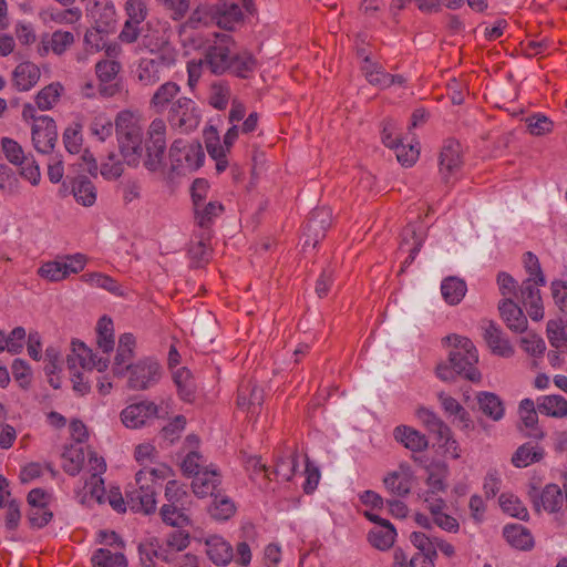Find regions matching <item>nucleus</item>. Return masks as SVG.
Here are the masks:
<instances>
[{
	"instance_id": "obj_20",
	"label": "nucleus",
	"mask_w": 567,
	"mask_h": 567,
	"mask_svg": "<svg viewBox=\"0 0 567 567\" xmlns=\"http://www.w3.org/2000/svg\"><path fill=\"white\" fill-rule=\"evenodd\" d=\"M41 76L39 66L30 61L19 63L12 72V85L19 92L30 91Z\"/></svg>"
},
{
	"instance_id": "obj_4",
	"label": "nucleus",
	"mask_w": 567,
	"mask_h": 567,
	"mask_svg": "<svg viewBox=\"0 0 567 567\" xmlns=\"http://www.w3.org/2000/svg\"><path fill=\"white\" fill-rule=\"evenodd\" d=\"M446 340L453 347L449 357L453 370L470 381H478L481 373L475 367L478 362V354L474 343L468 338L458 334L449 336Z\"/></svg>"
},
{
	"instance_id": "obj_39",
	"label": "nucleus",
	"mask_w": 567,
	"mask_h": 567,
	"mask_svg": "<svg viewBox=\"0 0 567 567\" xmlns=\"http://www.w3.org/2000/svg\"><path fill=\"white\" fill-rule=\"evenodd\" d=\"M81 18V9L72 6L64 7V9L51 7L43 12L44 21L54 22L56 24H75Z\"/></svg>"
},
{
	"instance_id": "obj_35",
	"label": "nucleus",
	"mask_w": 567,
	"mask_h": 567,
	"mask_svg": "<svg viewBox=\"0 0 567 567\" xmlns=\"http://www.w3.org/2000/svg\"><path fill=\"white\" fill-rule=\"evenodd\" d=\"M81 281L109 291L112 295L123 297L126 289L114 278L102 272H87L81 276Z\"/></svg>"
},
{
	"instance_id": "obj_50",
	"label": "nucleus",
	"mask_w": 567,
	"mask_h": 567,
	"mask_svg": "<svg viewBox=\"0 0 567 567\" xmlns=\"http://www.w3.org/2000/svg\"><path fill=\"white\" fill-rule=\"evenodd\" d=\"M63 464L62 467L69 475H78L85 461L83 449L80 445H71L65 447L62 453Z\"/></svg>"
},
{
	"instance_id": "obj_43",
	"label": "nucleus",
	"mask_w": 567,
	"mask_h": 567,
	"mask_svg": "<svg viewBox=\"0 0 567 567\" xmlns=\"http://www.w3.org/2000/svg\"><path fill=\"white\" fill-rule=\"evenodd\" d=\"M96 343L103 353L109 354L114 349V327L110 317L103 316L96 324Z\"/></svg>"
},
{
	"instance_id": "obj_56",
	"label": "nucleus",
	"mask_w": 567,
	"mask_h": 567,
	"mask_svg": "<svg viewBox=\"0 0 567 567\" xmlns=\"http://www.w3.org/2000/svg\"><path fill=\"white\" fill-rule=\"evenodd\" d=\"M90 133L99 141L104 142L112 136L114 124L110 116L104 113H96L93 115L90 123Z\"/></svg>"
},
{
	"instance_id": "obj_38",
	"label": "nucleus",
	"mask_w": 567,
	"mask_h": 567,
	"mask_svg": "<svg viewBox=\"0 0 567 567\" xmlns=\"http://www.w3.org/2000/svg\"><path fill=\"white\" fill-rule=\"evenodd\" d=\"M503 535L513 547L522 550H528L534 545V538L530 532L522 525H508L504 528Z\"/></svg>"
},
{
	"instance_id": "obj_53",
	"label": "nucleus",
	"mask_w": 567,
	"mask_h": 567,
	"mask_svg": "<svg viewBox=\"0 0 567 567\" xmlns=\"http://www.w3.org/2000/svg\"><path fill=\"white\" fill-rule=\"evenodd\" d=\"M92 567H126L127 561L124 554L112 553L106 548H99L91 558Z\"/></svg>"
},
{
	"instance_id": "obj_48",
	"label": "nucleus",
	"mask_w": 567,
	"mask_h": 567,
	"mask_svg": "<svg viewBox=\"0 0 567 567\" xmlns=\"http://www.w3.org/2000/svg\"><path fill=\"white\" fill-rule=\"evenodd\" d=\"M544 451L537 445L525 443L520 445L512 457V463L516 467H526L543 458Z\"/></svg>"
},
{
	"instance_id": "obj_19",
	"label": "nucleus",
	"mask_w": 567,
	"mask_h": 567,
	"mask_svg": "<svg viewBox=\"0 0 567 567\" xmlns=\"http://www.w3.org/2000/svg\"><path fill=\"white\" fill-rule=\"evenodd\" d=\"M501 318L506 327L516 333H523L527 330L528 321L522 308L511 298H505L498 303Z\"/></svg>"
},
{
	"instance_id": "obj_28",
	"label": "nucleus",
	"mask_w": 567,
	"mask_h": 567,
	"mask_svg": "<svg viewBox=\"0 0 567 567\" xmlns=\"http://www.w3.org/2000/svg\"><path fill=\"white\" fill-rule=\"evenodd\" d=\"M532 497L534 498V505L537 511H539V506H542L549 513L559 511L563 507L565 499L561 489L556 484H548L544 487L539 496V502L537 499V492L535 488Z\"/></svg>"
},
{
	"instance_id": "obj_30",
	"label": "nucleus",
	"mask_w": 567,
	"mask_h": 567,
	"mask_svg": "<svg viewBox=\"0 0 567 567\" xmlns=\"http://www.w3.org/2000/svg\"><path fill=\"white\" fill-rule=\"evenodd\" d=\"M258 65L257 59L249 51L234 53L227 72L240 79L252 76Z\"/></svg>"
},
{
	"instance_id": "obj_17",
	"label": "nucleus",
	"mask_w": 567,
	"mask_h": 567,
	"mask_svg": "<svg viewBox=\"0 0 567 567\" xmlns=\"http://www.w3.org/2000/svg\"><path fill=\"white\" fill-rule=\"evenodd\" d=\"M75 42V37L70 31L55 30L52 34H47L41 38L38 47L40 56H47L50 52L61 56L63 55Z\"/></svg>"
},
{
	"instance_id": "obj_55",
	"label": "nucleus",
	"mask_w": 567,
	"mask_h": 567,
	"mask_svg": "<svg viewBox=\"0 0 567 567\" xmlns=\"http://www.w3.org/2000/svg\"><path fill=\"white\" fill-rule=\"evenodd\" d=\"M185 507L163 505L159 509V516L166 525L183 528L190 524L189 517L185 514Z\"/></svg>"
},
{
	"instance_id": "obj_6",
	"label": "nucleus",
	"mask_w": 567,
	"mask_h": 567,
	"mask_svg": "<svg viewBox=\"0 0 567 567\" xmlns=\"http://www.w3.org/2000/svg\"><path fill=\"white\" fill-rule=\"evenodd\" d=\"M166 122L161 117L154 118L147 128L144 166L151 172L162 167L166 152Z\"/></svg>"
},
{
	"instance_id": "obj_15",
	"label": "nucleus",
	"mask_w": 567,
	"mask_h": 567,
	"mask_svg": "<svg viewBox=\"0 0 567 567\" xmlns=\"http://www.w3.org/2000/svg\"><path fill=\"white\" fill-rule=\"evenodd\" d=\"M440 173L445 183L456 175L463 166V150L458 141L446 140L440 152Z\"/></svg>"
},
{
	"instance_id": "obj_59",
	"label": "nucleus",
	"mask_w": 567,
	"mask_h": 567,
	"mask_svg": "<svg viewBox=\"0 0 567 567\" xmlns=\"http://www.w3.org/2000/svg\"><path fill=\"white\" fill-rule=\"evenodd\" d=\"M164 496L166 499V503L164 505H172L178 508L185 507L186 498L188 497L187 492L175 480H171L167 482Z\"/></svg>"
},
{
	"instance_id": "obj_5",
	"label": "nucleus",
	"mask_w": 567,
	"mask_h": 567,
	"mask_svg": "<svg viewBox=\"0 0 567 567\" xmlns=\"http://www.w3.org/2000/svg\"><path fill=\"white\" fill-rule=\"evenodd\" d=\"M169 161L172 171L177 174L192 173L203 165L205 153L200 143H187L179 138L169 148Z\"/></svg>"
},
{
	"instance_id": "obj_45",
	"label": "nucleus",
	"mask_w": 567,
	"mask_h": 567,
	"mask_svg": "<svg viewBox=\"0 0 567 567\" xmlns=\"http://www.w3.org/2000/svg\"><path fill=\"white\" fill-rule=\"evenodd\" d=\"M297 466L298 455L291 452L277 458L274 470L270 471V476L272 480L288 482L293 477Z\"/></svg>"
},
{
	"instance_id": "obj_3",
	"label": "nucleus",
	"mask_w": 567,
	"mask_h": 567,
	"mask_svg": "<svg viewBox=\"0 0 567 567\" xmlns=\"http://www.w3.org/2000/svg\"><path fill=\"white\" fill-rule=\"evenodd\" d=\"M115 131L122 156L128 165H136L142 153V128L131 111H121L115 118Z\"/></svg>"
},
{
	"instance_id": "obj_64",
	"label": "nucleus",
	"mask_w": 567,
	"mask_h": 567,
	"mask_svg": "<svg viewBox=\"0 0 567 567\" xmlns=\"http://www.w3.org/2000/svg\"><path fill=\"white\" fill-rule=\"evenodd\" d=\"M124 172L123 163L114 153H110L107 159L101 164L100 173L106 181H115Z\"/></svg>"
},
{
	"instance_id": "obj_52",
	"label": "nucleus",
	"mask_w": 567,
	"mask_h": 567,
	"mask_svg": "<svg viewBox=\"0 0 567 567\" xmlns=\"http://www.w3.org/2000/svg\"><path fill=\"white\" fill-rule=\"evenodd\" d=\"M210 233H200L199 240L193 244L188 250L192 264L196 268L204 267L210 258Z\"/></svg>"
},
{
	"instance_id": "obj_34",
	"label": "nucleus",
	"mask_w": 567,
	"mask_h": 567,
	"mask_svg": "<svg viewBox=\"0 0 567 567\" xmlns=\"http://www.w3.org/2000/svg\"><path fill=\"white\" fill-rule=\"evenodd\" d=\"M76 203L90 207L96 202V187L87 176H79L72 182L71 189Z\"/></svg>"
},
{
	"instance_id": "obj_1",
	"label": "nucleus",
	"mask_w": 567,
	"mask_h": 567,
	"mask_svg": "<svg viewBox=\"0 0 567 567\" xmlns=\"http://www.w3.org/2000/svg\"><path fill=\"white\" fill-rule=\"evenodd\" d=\"M173 476V470L163 463L145 466L135 475V485L126 489L127 505L133 512L152 514L156 511L157 492L163 482Z\"/></svg>"
},
{
	"instance_id": "obj_11",
	"label": "nucleus",
	"mask_w": 567,
	"mask_h": 567,
	"mask_svg": "<svg viewBox=\"0 0 567 567\" xmlns=\"http://www.w3.org/2000/svg\"><path fill=\"white\" fill-rule=\"evenodd\" d=\"M177 63L176 59H169L165 64L157 56L142 58L135 69V76L143 86H153L161 81L165 70L173 69Z\"/></svg>"
},
{
	"instance_id": "obj_21",
	"label": "nucleus",
	"mask_w": 567,
	"mask_h": 567,
	"mask_svg": "<svg viewBox=\"0 0 567 567\" xmlns=\"http://www.w3.org/2000/svg\"><path fill=\"white\" fill-rule=\"evenodd\" d=\"M413 474L409 466L401 465L399 471L389 473L384 480L385 488L394 496L404 497L412 488Z\"/></svg>"
},
{
	"instance_id": "obj_47",
	"label": "nucleus",
	"mask_w": 567,
	"mask_h": 567,
	"mask_svg": "<svg viewBox=\"0 0 567 567\" xmlns=\"http://www.w3.org/2000/svg\"><path fill=\"white\" fill-rule=\"evenodd\" d=\"M231 96V90L226 81H215L209 85L208 104L218 111L226 110Z\"/></svg>"
},
{
	"instance_id": "obj_57",
	"label": "nucleus",
	"mask_w": 567,
	"mask_h": 567,
	"mask_svg": "<svg viewBox=\"0 0 567 567\" xmlns=\"http://www.w3.org/2000/svg\"><path fill=\"white\" fill-rule=\"evenodd\" d=\"M439 400L446 413L458 417L460 422L463 424L464 427L470 426V414L454 398L441 392L439 393Z\"/></svg>"
},
{
	"instance_id": "obj_24",
	"label": "nucleus",
	"mask_w": 567,
	"mask_h": 567,
	"mask_svg": "<svg viewBox=\"0 0 567 567\" xmlns=\"http://www.w3.org/2000/svg\"><path fill=\"white\" fill-rule=\"evenodd\" d=\"M193 206L196 225L202 229V233H210V226L214 220L224 212L223 204L214 200L200 204L196 203V205Z\"/></svg>"
},
{
	"instance_id": "obj_14",
	"label": "nucleus",
	"mask_w": 567,
	"mask_h": 567,
	"mask_svg": "<svg viewBox=\"0 0 567 567\" xmlns=\"http://www.w3.org/2000/svg\"><path fill=\"white\" fill-rule=\"evenodd\" d=\"M128 388L132 390H145L157 382L161 375V367L157 362L146 359L128 365Z\"/></svg>"
},
{
	"instance_id": "obj_61",
	"label": "nucleus",
	"mask_w": 567,
	"mask_h": 567,
	"mask_svg": "<svg viewBox=\"0 0 567 567\" xmlns=\"http://www.w3.org/2000/svg\"><path fill=\"white\" fill-rule=\"evenodd\" d=\"M499 505L502 509L513 517L526 519L528 512L524 504L514 495L502 494L499 497Z\"/></svg>"
},
{
	"instance_id": "obj_40",
	"label": "nucleus",
	"mask_w": 567,
	"mask_h": 567,
	"mask_svg": "<svg viewBox=\"0 0 567 567\" xmlns=\"http://www.w3.org/2000/svg\"><path fill=\"white\" fill-rule=\"evenodd\" d=\"M537 410L547 416L560 419L567 416V401L561 395H545L538 399Z\"/></svg>"
},
{
	"instance_id": "obj_51",
	"label": "nucleus",
	"mask_w": 567,
	"mask_h": 567,
	"mask_svg": "<svg viewBox=\"0 0 567 567\" xmlns=\"http://www.w3.org/2000/svg\"><path fill=\"white\" fill-rule=\"evenodd\" d=\"M235 511L236 508L233 501L221 492L213 496V501L208 507V513L217 520L230 518L235 514Z\"/></svg>"
},
{
	"instance_id": "obj_31",
	"label": "nucleus",
	"mask_w": 567,
	"mask_h": 567,
	"mask_svg": "<svg viewBox=\"0 0 567 567\" xmlns=\"http://www.w3.org/2000/svg\"><path fill=\"white\" fill-rule=\"evenodd\" d=\"M416 416L426 430L435 435L437 443H442L451 434L450 427L433 411L420 408Z\"/></svg>"
},
{
	"instance_id": "obj_18",
	"label": "nucleus",
	"mask_w": 567,
	"mask_h": 567,
	"mask_svg": "<svg viewBox=\"0 0 567 567\" xmlns=\"http://www.w3.org/2000/svg\"><path fill=\"white\" fill-rule=\"evenodd\" d=\"M482 329L483 338L493 354L503 358H511L514 354L513 346L494 321H486Z\"/></svg>"
},
{
	"instance_id": "obj_58",
	"label": "nucleus",
	"mask_w": 567,
	"mask_h": 567,
	"mask_svg": "<svg viewBox=\"0 0 567 567\" xmlns=\"http://www.w3.org/2000/svg\"><path fill=\"white\" fill-rule=\"evenodd\" d=\"M63 143L69 153H80L83 143L82 125L80 123H72L65 128L63 133Z\"/></svg>"
},
{
	"instance_id": "obj_62",
	"label": "nucleus",
	"mask_w": 567,
	"mask_h": 567,
	"mask_svg": "<svg viewBox=\"0 0 567 567\" xmlns=\"http://www.w3.org/2000/svg\"><path fill=\"white\" fill-rule=\"evenodd\" d=\"M124 9L126 13L125 21L142 27L141 24L147 17L146 4L142 0H127Z\"/></svg>"
},
{
	"instance_id": "obj_16",
	"label": "nucleus",
	"mask_w": 567,
	"mask_h": 567,
	"mask_svg": "<svg viewBox=\"0 0 567 567\" xmlns=\"http://www.w3.org/2000/svg\"><path fill=\"white\" fill-rule=\"evenodd\" d=\"M539 285L543 284L537 278L528 277L523 281L519 289V300L526 308L528 316L535 321L544 317Z\"/></svg>"
},
{
	"instance_id": "obj_54",
	"label": "nucleus",
	"mask_w": 567,
	"mask_h": 567,
	"mask_svg": "<svg viewBox=\"0 0 567 567\" xmlns=\"http://www.w3.org/2000/svg\"><path fill=\"white\" fill-rule=\"evenodd\" d=\"M37 275L50 282H60L68 278L61 257L42 262L37 270Z\"/></svg>"
},
{
	"instance_id": "obj_7",
	"label": "nucleus",
	"mask_w": 567,
	"mask_h": 567,
	"mask_svg": "<svg viewBox=\"0 0 567 567\" xmlns=\"http://www.w3.org/2000/svg\"><path fill=\"white\" fill-rule=\"evenodd\" d=\"M167 121L173 128L189 133L199 125L200 111L192 99L182 96L168 109Z\"/></svg>"
},
{
	"instance_id": "obj_25",
	"label": "nucleus",
	"mask_w": 567,
	"mask_h": 567,
	"mask_svg": "<svg viewBox=\"0 0 567 567\" xmlns=\"http://www.w3.org/2000/svg\"><path fill=\"white\" fill-rule=\"evenodd\" d=\"M179 92L181 86L173 81L161 84L150 100V109L157 114L163 113L169 104L175 102L174 99Z\"/></svg>"
},
{
	"instance_id": "obj_13",
	"label": "nucleus",
	"mask_w": 567,
	"mask_h": 567,
	"mask_svg": "<svg viewBox=\"0 0 567 567\" xmlns=\"http://www.w3.org/2000/svg\"><path fill=\"white\" fill-rule=\"evenodd\" d=\"M332 224L331 210L327 207L313 209L303 225L305 244L316 247L324 238L327 230Z\"/></svg>"
},
{
	"instance_id": "obj_41",
	"label": "nucleus",
	"mask_w": 567,
	"mask_h": 567,
	"mask_svg": "<svg viewBox=\"0 0 567 567\" xmlns=\"http://www.w3.org/2000/svg\"><path fill=\"white\" fill-rule=\"evenodd\" d=\"M400 250L409 252L403 265L408 266L413 262L422 246V237L416 235L414 226L408 225L401 234Z\"/></svg>"
},
{
	"instance_id": "obj_33",
	"label": "nucleus",
	"mask_w": 567,
	"mask_h": 567,
	"mask_svg": "<svg viewBox=\"0 0 567 567\" xmlns=\"http://www.w3.org/2000/svg\"><path fill=\"white\" fill-rule=\"evenodd\" d=\"M396 532L390 522H382L374 526L368 534L369 543L380 549L386 550L394 544Z\"/></svg>"
},
{
	"instance_id": "obj_10",
	"label": "nucleus",
	"mask_w": 567,
	"mask_h": 567,
	"mask_svg": "<svg viewBox=\"0 0 567 567\" xmlns=\"http://www.w3.org/2000/svg\"><path fill=\"white\" fill-rule=\"evenodd\" d=\"M32 144L37 152L51 154L58 141V130L54 120L42 115L32 124Z\"/></svg>"
},
{
	"instance_id": "obj_9",
	"label": "nucleus",
	"mask_w": 567,
	"mask_h": 567,
	"mask_svg": "<svg viewBox=\"0 0 567 567\" xmlns=\"http://www.w3.org/2000/svg\"><path fill=\"white\" fill-rule=\"evenodd\" d=\"M142 48L146 49L154 56L165 64L169 59L178 60V51L171 41L167 30L145 29L140 40Z\"/></svg>"
},
{
	"instance_id": "obj_27",
	"label": "nucleus",
	"mask_w": 567,
	"mask_h": 567,
	"mask_svg": "<svg viewBox=\"0 0 567 567\" xmlns=\"http://www.w3.org/2000/svg\"><path fill=\"white\" fill-rule=\"evenodd\" d=\"M393 435L398 442L412 452H422L429 446L427 437L411 426L399 425L394 429Z\"/></svg>"
},
{
	"instance_id": "obj_29",
	"label": "nucleus",
	"mask_w": 567,
	"mask_h": 567,
	"mask_svg": "<svg viewBox=\"0 0 567 567\" xmlns=\"http://www.w3.org/2000/svg\"><path fill=\"white\" fill-rule=\"evenodd\" d=\"M361 71L371 85L385 89L394 84L392 74L386 73L381 64L372 62L370 56H364Z\"/></svg>"
},
{
	"instance_id": "obj_42",
	"label": "nucleus",
	"mask_w": 567,
	"mask_h": 567,
	"mask_svg": "<svg viewBox=\"0 0 567 567\" xmlns=\"http://www.w3.org/2000/svg\"><path fill=\"white\" fill-rule=\"evenodd\" d=\"M481 411L484 415L498 421L504 416V404L498 395L492 392H481L477 395Z\"/></svg>"
},
{
	"instance_id": "obj_32",
	"label": "nucleus",
	"mask_w": 567,
	"mask_h": 567,
	"mask_svg": "<svg viewBox=\"0 0 567 567\" xmlns=\"http://www.w3.org/2000/svg\"><path fill=\"white\" fill-rule=\"evenodd\" d=\"M218 12L216 13L215 24L220 29L231 31L235 25L243 21V12L238 4L219 2L217 3Z\"/></svg>"
},
{
	"instance_id": "obj_49",
	"label": "nucleus",
	"mask_w": 567,
	"mask_h": 567,
	"mask_svg": "<svg viewBox=\"0 0 567 567\" xmlns=\"http://www.w3.org/2000/svg\"><path fill=\"white\" fill-rule=\"evenodd\" d=\"M218 12L217 3L215 4H199L190 14L188 20L182 25L181 29L187 27L196 28L197 24H215L216 13Z\"/></svg>"
},
{
	"instance_id": "obj_23",
	"label": "nucleus",
	"mask_w": 567,
	"mask_h": 567,
	"mask_svg": "<svg viewBox=\"0 0 567 567\" xmlns=\"http://www.w3.org/2000/svg\"><path fill=\"white\" fill-rule=\"evenodd\" d=\"M135 338L132 333H123L118 339V346L113 364V373L123 377L131 365L128 362L134 355Z\"/></svg>"
},
{
	"instance_id": "obj_36",
	"label": "nucleus",
	"mask_w": 567,
	"mask_h": 567,
	"mask_svg": "<svg viewBox=\"0 0 567 567\" xmlns=\"http://www.w3.org/2000/svg\"><path fill=\"white\" fill-rule=\"evenodd\" d=\"M535 403L532 399H524L519 403V415L523 424L528 429L526 435L533 439H542L543 431L537 426L538 415Z\"/></svg>"
},
{
	"instance_id": "obj_46",
	"label": "nucleus",
	"mask_w": 567,
	"mask_h": 567,
	"mask_svg": "<svg viewBox=\"0 0 567 567\" xmlns=\"http://www.w3.org/2000/svg\"><path fill=\"white\" fill-rule=\"evenodd\" d=\"M466 284L456 277H449L442 281L441 292L444 300L450 305H457L466 293Z\"/></svg>"
},
{
	"instance_id": "obj_2",
	"label": "nucleus",
	"mask_w": 567,
	"mask_h": 567,
	"mask_svg": "<svg viewBox=\"0 0 567 567\" xmlns=\"http://www.w3.org/2000/svg\"><path fill=\"white\" fill-rule=\"evenodd\" d=\"M72 347L73 354L68 355L69 368H75L78 361L84 369L83 372H74L72 374L73 389L81 395H84L89 393L91 389L90 374L93 369L103 372L107 369L110 361L107 358H97V355L81 341H73Z\"/></svg>"
},
{
	"instance_id": "obj_60",
	"label": "nucleus",
	"mask_w": 567,
	"mask_h": 567,
	"mask_svg": "<svg viewBox=\"0 0 567 567\" xmlns=\"http://www.w3.org/2000/svg\"><path fill=\"white\" fill-rule=\"evenodd\" d=\"M447 475V466L445 464H435L429 468L426 484L432 493L442 492L445 489V478Z\"/></svg>"
},
{
	"instance_id": "obj_37",
	"label": "nucleus",
	"mask_w": 567,
	"mask_h": 567,
	"mask_svg": "<svg viewBox=\"0 0 567 567\" xmlns=\"http://www.w3.org/2000/svg\"><path fill=\"white\" fill-rule=\"evenodd\" d=\"M262 390L251 383L241 384L237 393V406L256 413L262 402Z\"/></svg>"
},
{
	"instance_id": "obj_63",
	"label": "nucleus",
	"mask_w": 567,
	"mask_h": 567,
	"mask_svg": "<svg viewBox=\"0 0 567 567\" xmlns=\"http://www.w3.org/2000/svg\"><path fill=\"white\" fill-rule=\"evenodd\" d=\"M547 337L555 349L561 353H567V334L556 321H549L547 323Z\"/></svg>"
},
{
	"instance_id": "obj_12",
	"label": "nucleus",
	"mask_w": 567,
	"mask_h": 567,
	"mask_svg": "<svg viewBox=\"0 0 567 567\" xmlns=\"http://www.w3.org/2000/svg\"><path fill=\"white\" fill-rule=\"evenodd\" d=\"M158 417V406L151 401L127 405L121 412V421L128 429H138Z\"/></svg>"
},
{
	"instance_id": "obj_22",
	"label": "nucleus",
	"mask_w": 567,
	"mask_h": 567,
	"mask_svg": "<svg viewBox=\"0 0 567 567\" xmlns=\"http://www.w3.org/2000/svg\"><path fill=\"white\" fill-rule=\"evenodd\" d=\"M206 554L216 566H226L234 558V548L223 537L214 535L206 539Z\"/></svg>"
},
{
	"instance_id": "obj_8",
	"label": "nucleus",
	"mask_w": 567,
	"mask_h": 567,
	"mask_svg": "<svg viewBox=\"0 0 567 567\" xmlns=\"http://www.w3.org/2000/svg\"><path fill=\"white\" fill-rule=\"evenodd\" d=\"M217 41L209 45L204 54L203 63L213 74H225L231 63L235 42L228 34H216Z\"/></svg>"
},
{
	"instance_id": "obj_44",
	"label": "nucleus",
	"mask_w": 567,
	"mask_h": 567,
	"mask_svg": "<svg viewBox=\"0 0 567 567\" xmlns=\"http://www.w3.org/2000/svg\"><path fill=\"white\" fill-rule=\"evenodd\" d=\"M64 91L60 82H52L41 89L35 96V104L41 111H49L53 109Z\"/></svg>"
},
{
	"instance_id": "obj_26",
	"label": "nucleus",
	"mask_w": 567,
	"mask_h": 567,
	"mask_svg": "<svg viewBox=\"0 0 567 567\" xmlns=\"http://www.w3.org/2000/svg\"><path fill=\"white\" fill-rule=\"evenodd\" d=\"M220 475L216 470H204L203 473L194 477L192 482L193 492L199 497L215 496L221 489Z\"/></svg>"
}]
</instances>
